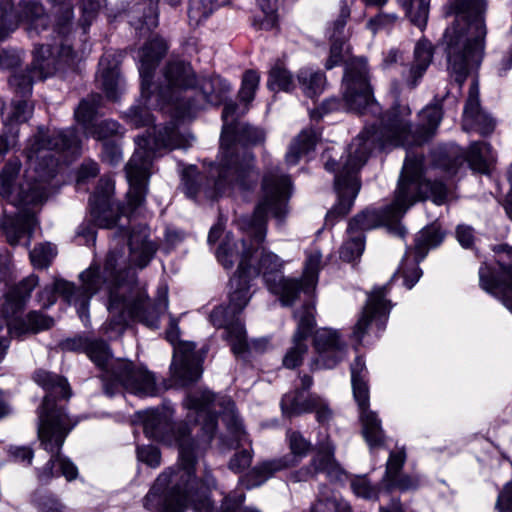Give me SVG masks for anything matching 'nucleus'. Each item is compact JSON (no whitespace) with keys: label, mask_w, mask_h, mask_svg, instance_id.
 Returning <instances> with one entry per match:
<instances>
[{"label":"nucleus","mask_w":512,"mask_h":512,"mask_svg":"<svg viewBox=\"0 0 512 512\" xmlns=\"http://www.w3.org/2000/svg\"><path fill=\"white\" fill-rule=\"evenodd\" d=\"M365 248L364 236L349 235V239L342 245L340 249V258L346 262H352L359 258Z\"/></svg>","instance_id":"obj_51"},{"label":"nucleus","mask_w":512,"mask_h":512,"mask_svg":"<svg viewBox=\"0 0 512 512\" xmlns=\"http://www.w3.org/2000/svg\"><path fill=\"white\" fill-rule=\"evenodd\" d=\"M422 156H407L399 179L394 199L398 214H405L415 202L431 199L435 204H444L451 193L442 180L422 179Z\"/></svg>","instance_id":"obj_12"},{"label":"nucleus","mask_w":512,"mask_h":512,"mask_svg":"<svg viewBox=\"0 0 512 512\" xmlns=\"http://www.w3.org/2000/svg\"><path fill=\"white\" fill-rule=\"evenodd\" d=\"M168 49L164 39L155 37L147 42L139 51V73L142 79L141 93L143 97H149V89L152 84V78L160 60L164 57Z\"/></svg>","instance_id":"obj_27"},{"label":"nucleus","mask_w":512,"mask_h":512,"mask_svg":"<svg viewBox=\"0 0 512 512\" xmlns=\"http://www.w3.org/2000/svg\"><path fill=\"white\" fill-rule=\"evenodd\" d=\"M353 394L360 408L362 433L370 447L380 446L384 440L381 421L377 415L369 410V390L364 379H351Z\"/></svg>","instance_id":"obj_20"},{"label":"nucleus","mask_w":512,"mask_h":512,"mask_svg":"<svg viewBox=\"0 0 512 512\" xmlns=\"http://www.w3.org/2000/svg\"><path fill=\"white\" fill-rule=\"evenodd\" d=\"M291 194V180L278 168L266 172L262 181V196L253 215L238 219V227L243 232L240 247L234 238L227 234L217 249V259L224 268L230 269L241 260L243 242L250 250L246 265L252 268L250 277L263 275L268 289L280 296L284 306L292 305L299 295V285L295 279L282 275L283 261L274 253L265 250L262 244L266 237L267 215L271 213L281 220L287 212V202Z\"/></svg>","instance_id":"obj_2"},{"label":"nucleus","mask_w":512,"mask_h":512,"mask_svg":"<svg viewBox=\"0 0 512 512\" xmlns=\"http://www.w3.org/2000/svg\"><path fill=\"white\" fill-rule=\"evenodd\" d=\"M18 27L11 0H0V40L5 39Z\"/></svg>","instance_id":"obj_49"},{"label":"nucleus","mask_w":512,"mask_h":512,"mask_svg":"<svg viewBox=\"0 0 512 512\" xmlns=\"http://www.w3.org/2000/svg\"><path fill=\"white\" fill-rule=\"evenodd\" d=\"M343 101L347 110L359 114L377 115L381 109L374 100L364 59L351 60L343 77Z\"/></svg>","instance_id":"obj_13"},{"label":"nucleus","mask_w":512,"mask_h":512,"mask_svg":"<svg viewBox=\"0 0 512 512\" xmlns=\"http://www.w3.org/2000/svg\"><path fill=\"white\" fill-rule=\"evenodd\" d=\"M394 201L387 206L383 211L375 209H365L355 215L348 224L347 232L349 235L360 234L362 236L365 231L374 229L380 226L383 222H392L398 220L404 214H396L397 208H394Z\"/></svg>","instance_id":"obj_29"},{"label":"nucleus","mask_w":512,"mask_h":512,"mask_svg":"<svg viewBox=\"0 0 512 512\" xmlns=\"http://www.w3.org/2000/svg\"><path fill=\"white\" fill-rule=\"evenodd\" d=\"M120 125L114 120H103L98 124H94L87 135L98 140H105L119 133Z\"/></svg>","instance_id":"obj_57"},{"label":"nucleus","mask_w":512,"mask_h":512,"mask_svg":"<svg viewBox=\"0 0 512 512\" xmlns=\"http://www.w3.org/2000/svg\"><path fill=\"white\" fill-rule=\"evenodd\" d=\"M130 24L145 35L158 25L157 4L152 0L135 4L129 12Z\"/></svg>","instance_id":"obj_32"},{"label":"nucleus","mask_w":512,"mask_h":512,"mask_svg":"<svg viewBox=\"0 0 512 512\" xmlns=\"http://www.w3.org/2000/svg\"><path fill=\"white\" fill-rule=\"evenodd\" d=\"M462 127L465 131L476 130L481 135L493 132L494 120L480 109L479 87L474 81L469 89V95L464 107Z\"/></svg>","instance_id":"obj_28"},{"label":"nucleus","mask_w":512,"mask_h":512,"mask_svg":"<svg viewBox=\"0 0 512 512\" xmlns=\"http://www.w3.org/2000/svg\"><path fill=\"white\" fill-rule=\"evenodd\" d=\"M148 229L141 227L133 230L129 236L131 261L140 268H144L153 258L157 246L148 240Z\"/></svg>","instance_id":"obj_31"},{"label":"nucleus","mask_w":512,"mask_h":512,"mask_svg":"<svg viewBox=\"0 0 512 512\" xmlns=\"http://www.w3.org/2000/svg\"><path fill=\"white\" fill-rule=\"evenodd\" d=\"M163 81L158 87L157 96L164 104L175 108L177 117L184 118L182 106L187 102L183 93L193 89L197 75L189 62L175 59L167 62L162 70Z\"/></svg>","instance_id":"obj_14"},{"label":"nucleus","mask_w":512,"mask_h":512,"mask_svg":"<svg viewBox=\"0 0 512 512\" xmlns=\"http://www.w3.org/2000/svg\"><path fill=\"white\" fill-rule=\"evenodd\" d=\"M312 512H352L349 503L342 499L319 498L311 508Z\"/></svg>","instance_id":"obj_55"},{"label":"nucleus","mask_w":512,"mask_h":512,"mask_svg":"<svg viewBox=\"0 0 512 512\" xmlns=\"http://www.w3.org/2000/svg\"><path fill=\"white\" fill-rule=\"evenodd\" d=\"M490 152V145L486 142H473L466 154L465 160L469 163V166L480 173L488 172L487 155Z\"/></svg>","instance_id":"obj_42"},{"label":"nucleus","mask_w":512,"mask_h":512,"mask_svg":"<svg viewBox=\"0 0 512 512\" xmlns=\"http://www.w3.org/2000/svg\"><path fill=\"white\" fill-rule=\"evenodd\" d=\"M233 136L224 126L221 135L222 156L217 167L211 168L210 178L195 168L184 170L183 189L190 198L203 193L208 199L252 189L258 181L255 157L248 151H240L232 144Z\"/></svg>","instance_id":"obj_8"},{"label":"nucleus","mask_w":512,"mask_h":512,"mask_svg":"<svg viewBox=\"0 0 512 512\" xmlns=\"http://www.w3.org/2000/svg\"><path fill=\"white\" fill-rule=\"evenodd\" d=\"M298 82L307 97L313 98L320 94L325 85V75L311 68H302L297 75Z\"/></svg>","instance_id":"obj_39"},{"label":"nucleus","mask_w":512,"mask_h":512,"mask_svg":"<svg viewBox=\"0 0 512 512\" xmlns=\"http://www.w3.org/2000/svg\"><path fill=\"white\" fill-rule=\"evenodd\" d=\"M33 107L26 99L13 100L8 107H3L2 115L6 126L26 122L32 114Z\"/></svg>","instance_id":"obj_40"},{"label":"nucleus","mask_w":512,"mask_h":512,"mask_svg":"<svg viewBox=\"0 0 512 512\" xmlns=\"http://www.w3.org/2000/svg\"><path fill=\"white\" fill-rule=\"evenodd\" d=\"M406 461L405 451L398 450L390 453L389 459L386 464V471L383 477L384 483L390 479H394L395 476L400 474V471Z\"/></svg>","instance_id":"obj_59"},{"label":"nucleus","mask_w":512,"mask_h":512,"mask_svg":"<svg viewBox=\"0 0 512 512\" xmlns=\"http://www.w3.org/2000/svg\"><path fill=\"white\" fill-rule=\"evenodd\" d=\"M457 18L447 28V69L450 76L462 86L470 70L479 66L484 53L486 26L483 13L486 0H455Z\"/></svg>","instance_id":"obj_9"},{"label":"nucleus","mask_w":512,"mask_h":512,"mask_svg":"<svg viewBox=\"0 0 512 512\" xmlns=\"http://www.w3.org/2000/svg\"><path fill=\"white\" fill-rule=\"evenodd\" d=\"M406 10L407 16L416 26L422 28L426 25L429 12V0H399Z\"/></svg>","instance_id":"obj_47"},{"label":"nucleus","mask_w":512,"mask_h":512,"mask_svg":"<svg viewBox=\"0 0 512 512\" xmlns=\"http://www.w3.org/2000/svg\"><path fill=\"white\" fill-rule=\"evenodd\" d=\"M193 342H181L174 347L171 375L182 386L196 382L202 374L200 359Z\"/></svg>","instance_id":"obj_21"},{"label":"nucleus","mask_w":512,"mask_h":512,"mask_svg":"<svg viewBox=\"0 0 512 512\" xmlns=\"http://www.w3.org/2000/svg\"><path fill=\"white\" fill-rule=\"evenodd\" d=\"M388 490L398 489L400 491L414 490L418 487L419 481L417 478L406 475L398 474L394 479L385 482Z\"/></svg>","instance_id":"obj_63"},{"label":"nucleus","mask_w":512,"mask_h":512,"mask_svg":"<svg viewBox=\"0 0 512 512\" xmlns=\"http://www.w3.org/2000/svg\"><path fill=\"white\" fill-rule=\"evenodd\" d=\"M81 141L75 128L46 130L39 127L35 135L29 138L24 150L29 169L25 180L19 185L16 196H13L14 181L20 171L21 162L18 158L10 159L0 173V194L18 207V213L4 226L7 241L15 246L25 235L32 233L37 224L32 209L48 197L47 183L55 176L58 160L57 153L76 156L80 153Z\"/></svg>","instance_id":"obj_3"},{"label":"nucleus","mask_w":512,"mask_h":512,"mask_svg":"<svg viewBox=\"0 0 512 512\" xmlns=\"http://www.w3.org/2000/svg\"><path fill=\"white\" fill-rule=\"evenodd\" d=\"M233 309L218 306L210 313V322L216 328H224V338L229 342L232 352L236 355H242L249 349L246 330L244 325L236 319Z\"/></svg>","instance_id":"obj_22"},{"label":"nucleus","mask_w":512,"mask_h":512,"mask_svg":"<svg viewBox=\"0 0 512 512\" xmlns=\"http://www.w3.org/2000/svg\"><path fill=\"white\" fill-rule=\"evenodd\" d=\"M350 485L357 497L372 501L379 499L380 487L373 485L366 476H355Z\"/></svg>","instance_id":"obj_50"},{"label":"nucleus","mask_w":512,"mask_h":512,"mask_svg":"<svg viewBox=\"0 0 512 512\" xmlns=\"http://www.w3.org/2000/svg\"><path fill=\"white\" fill-rule=\"evenodd\" d=\"M144 433L150 439L165 445H176L179 449V461L177 467L170 468L161 473L144 499V506L152 508L150 502L158 495V492L167 487L164 497L165 512H179L183 502H179V492L182 483L185 487L191 480L194 464V443L190 438V427L185 422H172L168 411H148L143 419Z\"/></svg>","instance_id":"obj_7"},{"label":"nucleus","mask_w":512,"mask_h":512,"mask_svg":"<svg viewBox=\"0 0 512 512\" xmlns=\"http://www.w3.org/2000/svg\"><path fill=\"white\" fill-rule=\"evenodd\" d=\"M55 69L56 57L51 45H36L31 67L14 72L9 78V85L21 96H28L31 94L33 82L46 79L54 73Z\"/></svg>","instance_id":"obj_15"},{"label":"nucleus","mask_w":512,"mask_h":512,"mask_svg":"<svg viewBox=\"0 0 512 512\" xmlns=\"http://www.w3.org/2000/svg\"><path fill=\"white\" fill-rule=\"evenodd\" d=\"M127 118L135 128L146 126L153 122L150 111L146 107L140 106L132 107L127 114Z\"/></svg>","instance_id":"obj_64"},{"label":"nucleus","mask_w":512,"mask_h":512,"mask_svg":"<svg viewBox=\"0 0 512 512\" xmlns=\"http://www.w3.org/2000/svg\"><path fill=\"white\" fill-rule=\"evenodd\" d=\"M122 250H113L105 258L103 270L97 264H91L80 273L81 285L76 287L73 283L60 279L55 281V289L62 297L76 307L80 317L87 314L91 298L101 289L109 291V306L111 312H127L128 315L150 328L158 326L159 317L168 308V292L166 288L159 290L156 300L151 301L147 294L138 291L135 296L126 300L115 288L120 287L123 277L119 267L122 259Z\"/></svg>","instance_id":"obj_4"},{"label":"nucleus","mask_w":512,"mask_h":512,"mask_svg":"<svg viewBox=\"0 0 512 512\" xmlns=\"http://www.w3.org/2000/svg\"><path fill=\"white\" fill-rule=\"evenodd\" d=\"M34 379L48 391L39 414L38 435L41 445L51 454L50 464L58 465L57 476L62 475L67 481H73L78 476V469L60 454V450L75 422H72L62 407L55 404L56 398L68 399L71 396L69 384L65 378L44 370L37 371Z\"/></svg>","instance_id":"obj_10"},{"label":"nucleus","mask_w":512,"mask_h":512,"mask_svg":"<svg viewBox=\"0 0 512 512\" xmlns=\"http://www.w3.org/2000/svg\"><path fill=\"white\" fill-rule=\"evenodd\" d=\"M314 311L315 307L311 304H306L302 308L297 329L292 337V345L283 357V365L288 369L301 365L304 356L307 354L308 345L306 340L316 324Z\"/></svg>","instance_id":"obj_23"},{"label":"nucleus","mask_w":512,"mask_h":512,"mask_svg":"<svg viewBox=\"0 0 512 512\" xmlns=\"http://www.w3.org/2000/svg\"><path fill=\"white\" fill-rule=\"evenodd\" d=\"M30 260L35 268H47L57 255L56 246L51 243L36 245L29 253Z\"/></svg>","instance_id":"obj_48"},{"label":"nucleus","mask_w":512,"mask_h":512,"mask_svg":"<svg viewBox=\"0 0 512 512\" xmlns=\"http://www.w3.org/2000/svg\"><path fill=\"white\" fill-rule=\"evenodd\" d=\"M219 0H189L188 17L192 25H199L218 8Z\"/></svg>","instance_id":"obj_46"},{"label":"nucleus","mask_w":512,"mask_h":512,"mask_svg":"<svg viewBox=\"0 0 512 512\" xmlns=\"http://www.w3.org/2000/svg\"><path fill=\"white\" fill-rule=\"evenodd\" d=\"M350 8L346 1H341L340 10L337 18L332 22L331 26L328 28L329 38L330 40H337V38H343V41H346V35L344 33V29L347 23V20L350 17Z\"/></svg>","instance_id":"obj_53"},{"label":"nucleus","mask_w":512,"mask_h":512,"mask_svg":"<svg viewBox=\"0 0 512 512\" xmlns=\"http://www.w3.org/2000/svg\"><path fill=\"white\" fill-rule=\"evenodd\" d=\"M314 347L318 354L314 364L318 368H333L346 354V345L340 338L338 331L328 328L316 331Z\"/></svg>","instance_id":"obj_24"},{"label":"nucleus","mask_w":512,"mask_h":512,"mask_svg":"<svg viewBox=\"0 0 512 512\" xmlns=\"http://www.w3.org/2000/svg\"><path fill=\"white\" fill-rule=\"evenodd\" d=\"M288 466L285 459L272 460L262 463L261 465L255 467L253 469V474L259 477V480L256 481V484H261L269 477L273 475L276 471L282 470Z\"/></svg>","instance_id":"obj_58"},{"label":"nucleus","mask_w":512,"mask_h":512,"mask_svg":"<svg viewBox=\"0 0 512 512\" xmlns=\"http://www.w3.org/2000/svg\"><path fill=\"white\" fill-rule=\"evenodd\" d=\"M104 0H82L80 9L82 12V17L80 19V24L84 28V30L90 26L94 18L96 17L102 2Z\"/></svg>","instance_id":"obj_61"},{"label":"nucleus","mask_w":512,"mask_h":512,"mask_svg":"<svg viewBox=\"0 0 512 512\" xmlns=\"http://www.w3.org/2000/svg\"><path fill=\"white\" fill-rule=\"evenodd\" d=\"M312 396L306 397L299 389L286 393L281 400L282 413L289 418L311 413Z\"/></svg>","instance_id":"obj_37"},{"label":"nucleus","mask_w":512,"mask_h":512,"mask_svg":"<svg viewBox=\"0 0 512 512\" xmlns=\"http://www.w3.org/2000/svg\"><path fill=\"white\" fill-rule=\"evenodd\" d=\"M267 85L270 90L290 91L294 88V81L291 72L284 66L283 62L277 61L269 72Z\"/></svg>","instance_id":"obj_43"},{"label":"nucleus","mask_w":512,"mask_h":512,"mask_svg":"<svg viewBox=\"0 0 512 512\" xmlns=\"http://www.w3.org/2000/svg\"><path fill=\"white\" fill-rule=\"evenodd\" d=\"M197 99H187L182 106V115L191 116L195 111L204 108L206 105H220L224 102L230 85L218 75L197 77L196 85Z\"/></svg>","instance_id":"obj_17"},{"label":"nucleus","mask_w":512,"mask_h":512,"mask_svg":"<svg viewBox=\"0 0 512 512\" xmlns=\"http://www.w3.org/2000/svg\"><path fill=\"white\" fill-rule=\"evenodd\" d=\"M287 440L291 453L300 458L305 457L312 447L311 442L298 431L288 430Z\"/></svg>","instance_id":"obj_56"},{"label":"nucleus","mask_w":512,"mask_h":512,"mask_svg":"<svg viewBox=\"0 0 512 512\" xmlns=\"http://www.w3.org/2000/svg\"><path fill=\"white\" fill-rule=\"evenodd\" d=\"M114 188L115 183L111 178H101L94 194L90 197V204H101L108 207L114 203L112 201Z\"/></svg>","instance_id":"obj_52"},{"label":"nucleus","mask_w":512,"mask_h":512,"mask_svg":"<svg viewBox=\"0 0 512 512\" xmlns=\"http://www.w3.org/2000/svg\"><path fill=\"white\" fill-rule=\"evenodd\" d=\"M389 290V284L374 287L368 294L367 302L360 318L354 326L352 337L360 343L366 334L369 325L375 321L382 328L392 307L385 297Z\"/></svg>","instance_id":"obj_18"},{"label":"nucleus","mask_w":512,"mask_h":512,"mask_svg":"<svg viewBox=\"0 0 512 512\" xmlns=\"http://www.w3.org/2000/svg\"><path fill=\"white\" fill-rule=\"evenodd\" d=\"M86 355L103 370L104 391L107 395L113 396L119 388L139 396L156 395L154 376L129 360H112L111 350L105 341L91 338Z\"/></svg>","instance_id":"obj_11"},{"label":"nucleus","mask_w":512,"mask_h":512,"mask_svg":"<svg viewBox=\"0 0 512 512\" xmlns=\"http://www.w3.org/2000/svg\"><path fill=\"white\" fill-rule=\"evenodd\" d=\"M135 143L137 148L125 167L130 184L127 193V206L115 203L108 207L101 204H90L93 221L101 228L116 226L121 215L129 216L144 203L152 159L157 151L190 146L188 140L178 133L172 122L161 127H154L153 135L148 133V135L137 136Z\"/></svg>","instance_id":"obj_6"},{"label":"nucleus","mask_w":512,"mask_h":512,"mask_svg":"<svg viewBox=\"0 0 512 512\" xmlns=\"http://www.w3.org/2000/svg\"><path fill=\"white\" fill-rule=\"evenodd\" d=\"M98 81L106 93L107 98L116 100L120 90V76L117 65H110L107 57L104 56L99 62Z\"/></svg>","instance_id":"obj_36"},{"label":"nucleus","mask_w":512,"mask_h":512,"mask_svg":"<svg viewBox=\"0 0 512 512\" xmlns=\"http://www.w3.org/2000/svg\"><path fill=\"white\" fill-rule=\"evenodd\" d=\"M20 7V20L27 24V30L30 34L32 32L39 34L48 27L49 17L40 2L23 0Z\"/></svg>","instance_id":"obj_33"},{"label":"nucleus","mask_w":512,"mask_h":512,"mask_svg":"<svg viewBox=\"0 0 512 512\" xmlns=\"http://www.w3.org/2000/svg\"><path fill=\"white\" fill-rule=\"evenodd\" d=\"M26 306V302L20 296L16 295L15 292L9 290L5 295V301L2 304V313L5 318H14L20 313Z\"/></svg>","instance_id":"obj_60"},{"label":"nucleus","mask_w":512,"mask_h":512,"mask_svg":"<svg viewBox=\"0 0 512 512\" xmlns=\"http://www.w3.org/2000/svg\"><path fill=\"white\" fill-rule=\"evenodd\" d=\"M411 109L407 105H395L380 119L379 127H366L347 148L344 157L341 147L327 148L322 154L325 169L337 172L335 191L338 201L326 214L328 225L336 218L347 215L360 191L358 172L365 164L372 149L410 147L422 145L430 140L442 120V109L438 104L428 105L420 112V123L414 131L410 119Z\"/></svg>","instance_id":"obj_1"},{"label":"nucleus","mask_w":512,"mask_h":512,"mask_svg":"<svg viewBox=\"0 0 512 512\" xmlns=\"http://www.w3.org/2000/svg\"><path fill=\"white\" fill-rule=\"evenodd\" d=\"M137 458L139 461L152 468L158 467L161 463L160 451L157 447L152 445L138 446Z\"/></svg>","instance_id":"obj_62"},{"label":"nucleus","mask_w":512,"mask_h":512,"mask_svg":"<svg viewBox=\"0 0 512 512\" xmlns=\"http://www.w3.org/2000/svg\"><path fill=\"white\" fill-rule=\"evenodd\" d=\"M433 54L434 48L430 41L422 39L416 43L413 62L409 68L402 72L406 84L411 89L415 88L418 81L423 77L432 62Z\"/></svg>","instance_id":"obj_30"},{"label":"nucleus","mask_w":512,"mask_h":512,"mask_svg":"<svg viewBox=\"0 0 512 512\" xmlns=\"http://www.w3.org/2000/svg\"><path fill=\"white\" fill-rule=\"evenodd\" d=\"M499 270L483 264L479 269V280L482 289L499 299L512 312V249L498 260Z\"/></svg>","instance_id":"obj_16"},{"label":"nucleus","mask_w":512,"mask_h":512,"mask_svg":"<svg viewBox=\"0 0 512 512\" xmlns=\"http://www.w3.org/2000/svg\"><path fill=\"white\" fill-rule=\"evenodd\" d=\"M318 138V133L312 128L302 130L289 146L285 157L287 164H297L302 156L314 149Z\"/></svg>","instance_id":"obj_35"},{"label":"nucleus","mask_w":512,"mask_h":512,"mask_svg":"<svg viewBox=\"0 0 512 512\" xmlns=\"http://www.w3.org/2000/svg\"><path fill=\"white\" fill-rule=\"evenodd\" d=\"M8 326L10 333L20 336L28 332L48 330L54 326V319L41 312L30 311L25 319H15Z\"/></svg>","instance_id":"obj_34"},{"label":"nucleus","mask_w":512,"mask_h":512,"mask_svg":"<svg viewBox=\"0 0 512 512\" xmlns=\"http://www.w3.org/2000/svg\"><path fill=\"white\" fill-rule=\"evenodd\" d=\"M53 4L56 18L55 30L60 35H66L71 31L73 8L67 0H48Z\"/></svg>","instance_id":"obj_44"},{"label":"nucleus","mask_w":512,"mask_h":512,"mask_svg":"<svg viewBox=\"0 0 512 512\" xmlns=\"http://www.w3.org/2000/svg\"><path fill=\"white\" fill-rule=\"evenodd\" d=\"M335 445L327 438L317 444V452L310 465L300 471L303 480L314 477L317 473H325L331 481H342L344 469L335 459Z\"/></svg>","instance_id":"obj_25"},{"label":"nucleus","mask_w":512,"mask_h":512,"mask_svg":"<svg viewBox=\"0 0 512 512\" xmlns=\"http://www.w3.org/2000/svg\"><path fill=\"white\" fill-rule=\"evenodd\" d=\"M260 77L254 70H248L243 75L242 86L239 91L241 101L249 103L254 99L255 92L259 86Z\"/></svg>","instance_id":"obj_54"},{"label":"nucleus","mask_w":512,"mask_h":512,"mask_svg":"<svg viewBox=\"0 0 512 512\" xmlns=\"http://www.w3.org/2000/svg\"><path fill=\"white\" fill-rule=\"evenodd\" d=\"M443 239L444 233L436 223L426 226L419 231L414 246L416 263H412V267L408 268L407 260H405L393 277H395L397 273H401L404 278L405 286L411 289L422 275L421 269L417 266L418 262L425 258L429 249L437 247Z\"/></svg>","instance_id":"obj_19"},{"label":"nucleus","mask_w":512,"mask_h":512,"mask_svg":"<svg viewBox=\"0 0 512 512\" xmlns=\"http://www.w3.org/2000/svg\"><path fill=\"white\" fill-rule=\"evenodd\" d=\"M185 406L197 415L198 421L201 422L203 434L201 439L194 443L195 460L191 480L186 487L182 483L179 496H177L180 500L179 502H183L179 512H185L188 507H191L194 512H212V503L203 488L209 489L214 487L215 479L210 472H206L200 481L195 477L196 449L201 444L208 445L213 439L217 425V414L222 416L229 433L234 438V442L240 443L245 439L246 434L236 414L235 404L230 397L216 396L208 390L197 391L188 395L185 400ZM167 491V487L159 491L158 495L150 502V505H153L152 508L147 509L154 512H165L164 497Z\"/></svg>","instance_id":"obj_5"},{"label":"nucleus","mask_w":512,"mask_h":512,"mask_svg":"<svg viewBox=\"0 0 512 512\" xmlns=\"http://www.w3.org/2000/svg\"><path fill=\"white\" fill-rule=\"evenodd\" d=\"M101 100L102 97L99 94L90 95L82 100L75 110L76 121L82 125L86 134L94 125L93 119Z\"/></svg>","instance_id":"obj_41"},{"label":"nucleus","mask_w":512,"mask_h":512,"mask_svg":"<svg viewBox=\"0 0 512 512\" xmlns=\"http://www.w3.org/2000/svg\"><path fill=\"white\" fill-rule=\"evenodd\" d=\"M263 17L254 19V25L259 29L270 30L275 27L277 23L276 12L279 9L283 0H256Z\"/></svg>","instance_id":"obj_45"},{"label":"nucleus","mask_w":512,"mask_h":512,"mask_svg":"<svg viewBox=\"0 0 512 512\" xmlns=\"http://www.w3.org/2000/svg\"><path fill=\"white\" fill-rule=\"evenodd\" d=\"M322 267V255L319 251H311L307 254L305 269L300 280L295 279L299 285V293H311L318 282V273Z\"/></svg>","instance_id":"obj_38"},{"label":"nucleus","mask_w":512,"mask_h":512,"mask_svg":"<svg viewBox=\"0 0 512 512\" xmlns=\"http://www.w3.org/2000/svg\"><path fill=\"white\" fill-rule=\"evenodd\" d=\"M250 250L246 248V242H243V254L238 264L235 275L230 280L229 306L234 314H239L248 304L250 293V277L252 268L246 265Z\"/></svg>","instance_id":"obj_26"}]
</instances>
